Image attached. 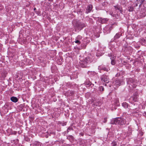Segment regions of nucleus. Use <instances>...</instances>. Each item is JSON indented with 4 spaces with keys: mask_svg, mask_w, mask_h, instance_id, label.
Here are the masks:
<instances>
[{
    "mask_svg": "<svg viewBox=\"0 0 146 146\" xmlns=\"http://www.w3.org/2000/svg\"><path fill=\"white\" fill-rule=\"evenodd\" d=\"M111 64L113 65H114L115 64V62L114 60V59H115V57L114 56H113L112 57V58H111Z\"/></svg>",
    "mask_w": 146,
    "mask_h": 146,
    "instance_id": "nucleus-12",
    "label": "nucleus"
},
{
    "mask_svg": "<svg viewBox=\"0 0 146 146\" xmlns=\"http://www.w3.org/2000/svg\"><path fill=\"white\" fill-rule=\"evenodd\" d=\"M75 42L78 44H80V41L76 39Z\"/></svg>",
    "mask_w": 146,
    "mask_h": 146,
    "instance_id": "nucleus-20",
    "label": "nucleus"
},
{
    "mask_svg": "<svg viewBox=\"0 0 146 146\" xmlns=\"http://www.w3.org/2000/svg\"><path fill=\"white\" fill-rule=\"evenodd\" d=\"M92 5H89L87 8L86 12L87 13L90 12V11L92 10Z\"/></svg>",
    "mask_w": 146,
    "mask_h": 146,
    "instance_id": "nucleus-5",
    "label": "nucleus"
},
{
    "mask_svg": "<svg viewBox=\"0 0 146 146\" xmlns=\"http://www.w3.org/2000/svg\"><path fill=\"white\" fill-rule=\"evenodd\" d=\"M121 84V82L119 80H117L115 82V84L117 87L120 86Z\"/></svg>",
    "mask_w": 146,
    "mask_h": 146,
    "instance_id": "nucleus-6",
    "label": "nucleus"
},
{
    "mask_svg": "<svg viewBox=\"0 0 146 146\" xmlns=\"http://www.w3.org/2000/svg\"><path fill=\"white\" fill-rule=\"evenodd\" d=\"M91 84V83L90 82H86V85L88 86H90Z\"/></svg>",
    "mask_w": 146,
    "mask_h": 146,
    "instance_id": "nucleus-19",
    "label": "nucleus"
},
{
    "mask_svg": "<svg viewBox=\"0 0 146 146\" xmlns=\"http://www.w3.org/2000/svg\"><path fill=\"white\" fill-rule=\"evenodd\" d=\"M133 9V7H130L129 8V11H132Z\"/></svg>",
    "mask_w": 146,
    "mask_h": 146,
    "instance_id": "nucleus-21",
    "label": "nucleus"
},
{
    "mask_svg": "<svg viewBox=\"0 0 146 146\" xmlns=\"http://www.w3.org/2000/svg\"><path fill=\"white\" fill-rule=\"evenodd\" d=\"M112 145L113 146H116L117 144L115 142H113L112 143Z\"/></svg>",
    "mask_w": 146,
    "mask_h": 146,
    "instance_id": "nucleus-22",
    "label": "nucleus"
},
{
    "mask_svg": "<svg viewBox=\"0 0 146 146\" xmlns=\"http://www.w3.org/2000/svg\"><path fill=\"white\" fill-rule=\"evenodd\" d=\"M98 69H99L102 70L106 71H108V70H109V69H108L106 67H103V66H99Z\"/></svg>",
    "mask_w": 146,
    "mask_h": 146,
    "instance_id": "nucleus-9",
    "label": "nucleus"
},
{
    "mask_svg": "<svg viewBox=\"0 0 146 146\" xmlns=\"http://www.w3.org/2000/svg\"><path fill=\"white\" fill-rule=\"evenodd\" d=\"M72 129V128L71 127H68L67 129V131L68 132L69 131V130H71Z\"/></svg>",
    "mask_w": 146,
    "mask_h": 146,
    "instance_id": "nucleus-23",
    "label": "nucleus"
},
{
    "mask_svg": "<svg viewBox=\"0 0 146 146\" xmlns=\"http://www.w3.org/2000/svg\"><path fill=\"white\" fill-rule=\"evenodd\" d=\"M120 36V35L119 33H117L115 35V38H118Z\"/></svg>",
    "mask_w": 146,
    "mask_h": 146,
    "instance_id": "nucleus-17",
    "label": "nucleus"
},
{
    "mask_svg": "<svg viewBox=\"0 0 146 146\" xmlns=\"http://www.w3.org/2000/svg\"><path fill=\"white\" fill-rule=\"evenodd\" d=\"M122 106L125 108H127L128 107V104L126 102H124L122 104Z\"/></svg>",
    "mask_w": 146,
    "mask_h": 146,
    "instance_id": "nucleus-14",
    "label": "nucleus"
},
{
    "mask_svg": "<svg viewBox=\"0 0 146 146\" xmlns=\"http://www.w3.org/2000/svg\"><path fill=\"white\" fill-rule=\"evenodd\" d=\"M127 83L128 84L130 85V86L129 85V86L131 88L132 87L134 88L136 87V82L132 78L130 79L127 82Z\"/></svg>",
    "mask_w": 146,
    "mask_h": 146,
    "instance_id": "nucleus-2",
    "label": "nucleus"
},
{
    "mask_svg": "<svg viewBox=\"0 0 146 146\" xmlns=\"http://www.w3.org/2000/svg\"><path fill=\"white\" fill-rule=\"evenodd\" d=\"M125 123V120L120 118H115L113 120V122H111V123L112 124H118L119 125H123Z\"/></svg>",
    "mask_w": 146,
    "mask_h": 146,
    "instance_id": "nucleus-1",
    "label": "nucleus"
},
{
    "mask_svg": "<svg viewBox=\"0 0 146 146\" xmlns=\"http://www.w3.org/2000/svg\"><path fill=\"white\" fill-rule=\"evenodd\" d=\"M36 10V8H35L34 9V10Z\"/></svg>",
    "mask_w": 146,
    "mask_h": 146,
    "instance_id": "nucleus-24",
    "label": "nucleus"
},
{
    "mask_svg": "<svg viewBox=\"0 0 146 146\" xmlns=\"http://www.w3.org/2000/svg\"><path fill=\"white\" fill-rule=\"evenodd\" d=\"M132 100L134 102H136L138 100V97L137 95H134L132 98Z\"/></svg>",
    "mask_w": 146,
    "mask_h": 146,
    "instance_id": "nucleus-11",
    "label": "nucleus"
},
{
    "mask_svg": "<svg viewBox=\"0 0 146 146\" xmlns=\"http://www.w3.org/2000/svg\"><path fill=\"white\" fill-rule=\"evenodd\" d=\"M82 37L80 35H78L76 38V39L78 40H79L82 39Z\"/></svg>",
    "mask_w": 146,
    "mask_h": 146,
    "instance_id": "nucleus-18",
    "label": "nucleus"
},
{
    "mask_svg": "<svg viewBox=\"0 0 146 146\" xmlns=\"http://www.w3.org/2000/svg\"><path fill=\"white\" fill-rule=\"evenodd\" d=\"M99 21L102 23H105L106 22L108 21V19H102V18H100L99 19Z\"/></svg>",
    "mask_w": 146,
    "mask_h": 146,
    "instance_id": "nucleus-10",
    "label": "nucleus"
},
{
    "mask_svg": "<svg viewBox=\"0 0 146 146\" xmlns=\"http://www.w3.org/2000/svg\"><path fill=\"white\" fill-rule=\"evenodd\" d=\"M41 144L38 142H35L34 144V146H41Z\"/></svg>",
    "mask_w": 146,
    "mask_h": 146,
    "instance_id": "nucleus-13",
    "label": "nucleus"
},
{
    "mask_svg": "<svg viewBox=\"0 0 146 146\" xmlns=\"http://www.w3.org/2000/svg\"><path fill=\"white\" fill-rule=\"evenodd\" d=\"M95 83H96V82H95Z\"/></svg>",
    "mask_w": 146,
    "mask_h": 146,
    "instance_id": "nucleus-26",
    "label": "nucleus"
},
{
    "mask_svg": "<svg viewBox=\"0 0 146 146\" xmlns=\"http://www.w3.org/2000/svg\"><path fill=\"white\" fill-rule=\"evenodd\" d=\"M146 113V112H144V114H145Z\"/></svg>",
    "mask_w": 146,
    "mask_h": 146,
    "instance_id": "nucleus-25",
    "label": "nucleus"
},
{
    "mask_svg": "<svg viewBox=\"0 0 146 146\" xmlns=\"http://www.w3.org/2000/svg\"><path fill=\"white\" fill-rule=\"evenodd\" d=\"M76 26L79 29L81 30L84 27H85V25L81 23L77 22L76 23Z\"/></svg>",
    "mask_w": 146,
    "mask_h": 146,
    "instance_id": "nucleus-4",
    "label": "nucleus"
},
{
    "mask_svg": "<svg viewBox=\"0 0 146 146\" xmlns=\"http://www.w3.org/2000/svg\"><path fill=\"white\" fill-rule=\"evenodd\" d=\"M88 63V58H85L84 60V64H86Z\"/></svg>",
    "mask_w": 146,
    "mask_h": 146,
    "instance_id": "nucleus-16",
    "label": "nucleus"
},
{
    "mask_svg": "<svg viewBox=\"0 0 146 146\" xmlns=\"http://www.w3.org/2000/svg\"><path fill=\"white\" fill-rule=\"evenodd\" d=\"M115 9L116 10H118L121 13H122V8L119 6L117 5L114 6Z\"/></svg>",
    "mask_w": 146,
    "mask_h": 146,
    "instance_id": "nucleus-7",
    "label": "nucleus"
},
{
    "mask_svg": "<svg viewBox=\"0 0 146 146\" xmlns=\"http://www.w3.org/2000/svg\"><path fill=\"white\" fill-rule=\"evenodd\" d=\"M104 88L102 86H100L99 87V90L101 91H103L104 90Z\"/></svg>",
    "mask_w": 146,
    "mask_h": 146,
    "instance_id": "nucleus-15",
    "label": "nucleus"
},
{
    "mask_svg": "<svg viewBox=\"0 0 146 146\" xmlns=\"http://www.w3.org/2000/svg\"><path fill=\"white\" fill-rule=\"evenodd\" d=\"M102 81L106 83H108L109 82L108 77L107 76L104 75H102L100 78Z\"/></svg>",
    "mask_w": 146,
    "mask_h": 146,
    "instance_id": "nucleus-3",
    "label": "nucleus"
},
{
    "mask_svg": "<svg viewBox=\"0 0 146 146\" xmlns=\"http://www.w3.org/2000/svg\"><path fill=\"white\" fill-rule=\"evenodd\" d=\"M11 100L12 101L14 102H17L18 101V99L16 97H11Z\"/></svg>",
    "mask_w": 146,
    "mask_h": 146,
    "instance_id": "nucleus-8",
    "label": "nucleus"
}]
</instances>
